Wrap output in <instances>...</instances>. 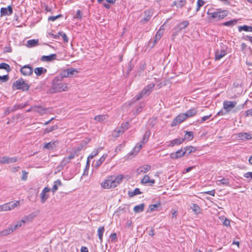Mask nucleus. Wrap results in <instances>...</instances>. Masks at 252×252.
Here are the masks:
<instances>
[{
  "mask_svg": "<svg viewBox=\"0 0 252 252\" xmlns=\"http://www.w3.org/2000/svg\"><path fill=\"white\" fill-rule=\"evenodd\" d=\"M207 14L210 21L218 22L223 19L228 15V11L227 10L217 8L214 9L211 8L208 9Z\"/></svg>",
  "mask_w": 252,
  "mask_h": 252,
  "instance_id": "nucleus-1",
  "label": "nucleus"
},
{
  "mask_svg": "<svg viewBox=\"0 0 252 252\" xmlns=\"http://www.w3.org/2000/svg\"><path fill=\"white\" fill-rule=\"evenodd\" d=\"M51 85L50 89L51 93L66 91L68 89L67 84L63 83L62 80L56 76L53 79Z\"/></svg>",
  "mask_w": 252,
  "mask_h": 252,
  "instance_id": "nucleus-2",
  "label": "nucleus"
},
{
  "mask_svg": "<svg viewBox=\"0 0 252 252\" xmlns=\"http://www.w3.org/2000/svg\"><path fill=\"white\" fill-rule=\"evenodd\" d=\"M151 135V132L150 130H148L146 131L144 135H143V138L139 143H138L135 147L132 149L128 155L129 157L130 156L132 157L135 156L140 151V149L142 147V145L145 144Z\"/></svg>",
  "mask_w": 252,
  "mask_h": 252,
  "instance_id": "nucleus-3",
  "label": "nucleus"
},
{
  "mask_svg": "<svg viewBox=\"0 0 252 252\" xmlns=\"http://www.w3.org/2000/svg\"><path fill=\"white\" fill-rule=\"evenodd\" d=\"M30 87V86L26 83L22 78L16 80L12 84V89L13 90H21L23 92L28 91Z\"/></svg>",
  "mask_w": 252,
  "mask_h": 252,
  "instance_id": "nucleus-4",
  "label": "nucleus"
},
{
  "mask_svg": "<svg viewBox=\"0 0 252 252\" xmlns=\"http://www.w3.org/2000/svg\"><path fill=\"white\" fill-rule=\"evenodd\" d=\"M113 180V176L108 177L107 179L101 183V187L104 189H110L116 187V184H115V182Z\"/></svg>",
  "mask_w": 252,
  "mask_h": 252,
  "instance_id": "nucleus-5",
  "label": "nucleus"
},
{
  "mask_svg": "<svg viewBox=\"0 0 252 252\" xmlns=\"http://www.w3.org/2000/svg\"><path fill=\"white\" fill-rule=\"evenodd\" d=\"M185 113H182L178 115L172 122L171 126H175L178 124L184 122L187 118Z\"/></svg>",
  "mask_w": 252,
  "mask_h": 252,
  "instance_id": "nucleus-6",
  "label": "nucleus"
},
{
  "mask_svg": "<svg viewBox=\"0 0 252 252\" xmlns=\"http://www.w3.org/2000/svg\"><path fill=\"white\" fill-rule=\"evenodd\" d=\"M20 71L23 75L30 76L33 73V68L30 65L27 64L22 67Z\"/></svg>",
  "mask_w": 252,
  "mask_h": 252,
  "instance_id": "nucleus-7",
  "label": "nucleus"
},
{
  "mask_svg": "<svg viewBox=\"0 0 252 252\" xmlns=\"http://www.w3.org/2000/svg\"><path fill=\"white\" fill-rule=\"evenodd\" d=\"M153 13V9H148L144 11V18L140 20V23L142 24H145L149 22L152 17Z\"/></svg>",
  "mask_w": 252,
  "mask_h": 252,
  "instance_id": "nucleus-8",
  "label": "nucleus"
},
{
  "mask_svg": "<svg viewBox=\"0 0 252 252\" xmlns=\"http://www.w3.org/2000/svg\"><path fill=\"white\" fill-rule=\"evenodd\" d=\"M237 104V102L235 101H224L223 102V108L228 113L231 110V109L234 108Z\"/></svg>",
  "mask_w": 252,
  "mask_h": 252,
  "instance_id": "nucleus-9",
  "label": "nucleus"
},
{
  "mask_svg": "<svg viewBox=\"0 0 252 252\" xmlns=\"http://www.w3.org/2000/svg\"><path fill=\"white\" fill-rule=\"evenodd\" d=\"M185 152H184L183 148H182L181 149L178 150L176 152L171 153L170 155V158L173 159H175L182 158L186 155Z\"/></svg>",
  "mask_w": 252,
  "mask_h": 252,
  "instance_id": "nucleus-10",
  "label": "nucleus"
},
{
  "mask_svg": "<svg viewBox=\"0 0 252 252\" xmlns=\"http://www.w3.org/2000/svg\"><path fill=\"white\" fill-rule=\"evenodd\" d=\"M50 190L51 189L48 187H45L43 189L41 193H40L41 202L42 203H44L49 198V196L47 194V193L49 192Z\"/></svg>",
  "mask_w": 252,
  "mask_h": 252,
  "instance_id": "nucleus-11",
  "label": "nucleus"
},
{
  "mask_svg": "<svg viewBox=\"0 0 252 252\" xmlns=\"http://www.w3.org/2000/svg\"><path fill=\"white\" fill-rule=\"evenodd\" d=\"M155 87V84L154 83H151L145 87L142 90V91L146 96H148L152 92Z\"/></svg>",
  "mask_w": 252,
  "mask_h": 252,
  "instance_id": "nucleus-12",
  "label": "nucleus"
},
{
  "mask_svg": "<svg viewBox=\"0 0 252 252\" xmlns=\"http://www.w3.org/2000/svg\"><path fill=\"white\" fill-rule=\"evenodd\" d=\"M13 13V8L11 5L7 7H2L0 9V16L10 15Z\"/></svg>",
  "mask_w": 252,
  "mask_h": 252,
  "instance_id": "nucleus-13",
  "label": "nucleus"
},
{
  "mask_svg": "<svg viewBox=\"0 0 252 252\" xmlns=\"http://www.w3.org/2000/svg\"><path fill=\"white\" fill-rule=\"evenodd\" d=\"M227 54L226 49L223 47L220 50H217L216 51L215 55V60H220L222 57L225 56Z\"/></svg>",
  "mask_w": 252,
  "mask_h": 252,
  "instance_id": "nucleus-14",
  "label": "nucleus"
},
{
  "mask_svg": "<svg viewBox=\"0 0 252 252\" xmlns=\"http://www.w3.org/2000/svg\"><path fill=\"white\" fill-rule=\"evenodd\" d=\"M151 167L150 165L145 164L143 166H141L137 169V173L138 174L141 173H145L150 170Z\"/></svg>",
  "mask_w": 252,
  "mask_h": 252,
  "instance_id": "nucleus-15",
  "label": "nucleus"
},
{
  "mask_svg": "<svg viewBox=\"0 0 252 252\" xmlns=\"http://www.w3.org/2000/svg\"><path fill=\"white\" fill-rule=\"evenodd\" d=\"M57 57L56 54H50L49 56H42L41 58V61L42 62H51L56 60Z\"/></svg>",
  "mask_w": 252,
  "mask_h": 252,
  "instance_id": "nucleus-16",
  "label": "nucleus"
},
{
  "mask_svg": "<svg viewBox=\"0 0 252 252\" xmlns=\"http://www.w3.org/2000/svg\"><path fill=\"white\" fill-rule=\"evenodd\" d=\"M189 25V22L188 21H183L176 27L175 29L177 32H179L182 30L186 29Z\"/></svg>",
  "mask_w": 252,
  "mask_h": 252,
  "instance_id": "nucleus-17",
  "label": "nucleus"
},
{
  "mask_svg": "<svg viewBox=\"0 0 252 252\" xmlns=\"http://www.w3.org/2000/svg\"><path fill=\"white\" fill-rule=\"evenodd\" d=\"M238 137L239 138V139L243 141H246L252 138V135L246 132L238 133Z\"/></svg>",
  "mask_w": 252,
  "mask_h": 252,
  "instance_id": "nucleus-18",
  "label": "nucleus"
},
{
  "mask_svg": "<svg viewBox=\"0 0 252 252\" xmlns=\"http://www.w3.org/2000/svg\"><path fill=\"white\" fill-rule=\"evenodd\" d=\"M31 109H32L34 112H37L41 115L45 114L47 110L45 108L37 105L32 106Z\"/></svg>",
  "mask_w": 252,
  "mask_h": 252,
  "instance_id": "nucleus-19",
  "label": "nucleus"
},
{
  "mask_svg": "<svg viewBox=\"0 0 252 252\" xmlns=\"http://www.w3.org/2000/svg\"><path fill=\"white\" fill-rule=\"evenodd\" d=\"M184 141V139L183 138H176L171 140L170 142V144L168 145V147H173L175 145H179L183 143Z\"/></svg>",
  "mask_w": 252,
  "mask_h": 252,
  "instance_id": "nucleus-20",
  "label": "nucleus"
},
{
  "mask_svg": "<svg viewBox=\"0 0 252 252\" xmlns=\"http://www.w3.org/2000/svg\"><path fill=\"white\" fill-rule=\"evenodd\" d=\"M57 141H52L45 144L44 148L48 150H53L56 148Z\"/></svg>",
  "mask_w": 252,
  "mask_h": 252,
  "instance_id": "nucleus-21",
  "label": "nucleus"
},
{
  "mask_svg": "<svg viewBox=\"0 0 252 252\" xmlns=\"http://www.w3.org/2000/svg\"><path fill=\"white\" fill-rule=\"evenodd\" d=\"M183 149L184 152H185L186 155H187V156H188L190 154H191L193 152H194L196 150V149L192 146H186V147L183 148Z\"/></svg>",
  "mask_w": 252,
  "mask_h": 252,
  "instance_id": "nucleus-22",
  "label": "nucleus"
},
{
  "mask_svg": "<svg viewBox=\"0 0 252 252\" xmlns=\"http://www.w3.org/2000/svg\"><path fill=\"white\" fill-rule=\"evenodd\" d=\"M190 209L193 211L195 214L198 215L201 213V209L200 207L196 204L192 203L190 206Z\"/></svg>",
  "mask_w": 252,
  "mask_h": 252,
  "instance_id": "nucleus-23",
  "label": "nucleus"
},
{
  "mask_svg": "<svg viewBox=\"0 0 252 252\" xmlns=\"http://www.w3.org/2000/svg\"><path fill=\"white\" fill-rule=\"evenodd\" d=\"M238 20L236 19H234L232 20L226 21L225 22H223L221 24L222 26H226V27H232L234 26V25H236L237 23Z\"/></svg>",
  "mask_w": 252,
  "mask_h": 252,
  "instance_id": "nucleus-24",
  "label": "nucleus"
},
{
  "mask_svg": "<svg viewBox=\"0 0 252 252\" xmlns=\"http://www.w3.org/2000/svg\"><path fill=\"white\" fill-rule=\"evenodd\" d=\"M34 71L37 76H40L43 73H46L47 70L46 68L42 67H38L34 69Z\"/></svg>",
  "mask_w": 252,
  "mask_h": 252,
  "instance_id": "nucleus-25",
  "label": "nucleus"
},
{
  "mask_svg": "<svg viewBox=\"0 0 252 252\" xmlns=\"http://www.w3.org/2000/svg\"><path fill=\"white\" fill-rule=\"evenodd\" d=\"M107 157V155L104 154L103 156L98 159L94 164V167L98 168L105 160L106 158Z\"/></svg>",
  "mask_w": 252,
  "mask_h": 252,
  "instance_id": "nucleus-26",
  "label": "nucleus"
},
{
  "mask_svg": "<svg viewBox=\"0 0 252 252\" xmlns=\"http://www.w3.org/2000/svg\"><path fill=\"white\" fill-rule=\"evenodd\" d=\"M238 31L239 32H241L242 31H244L245 32H252V27L250 26L245 25H243V26H239Z\"/></svg>",
  "mask_w": 252,
  "mask_h": 252,
  "instance_id": "nucleus-27",
  "label": "nucleus"
},
{
  "mask_svg": "<svg viewBox=\"0 0 252 252\" xmlns=\"http://www.w3.org/2000/svg\"><path fill=\"white\" fill-rule=\"evenodd\" d=\"M38 44V39H30L27 41V46L29 48L32 47L37 45Z\"/></svg>",
  "mask_w": 252,
  "mask_h": 252,
  "instance_id": "nucleus-28",
  "label": "nucleus"
},
{
  "mask_svg": "<svg viewBox=\"0 0 252 252\" xmlns=\"http://www.w3.org/2000/svg\"><path fill=\"white\" fill-rule=\"evenodd\" d=\"M61 185H62V183H61V180H57L55 181L54 182V185H53L52 188L51 189V190H52V191L53 192V193H55L58 190V186H61Z\"/></svg>",
  "mask_w": 252,
  "mask_h": 252,
  "instance_id": "nucleus-29",
  "label": "nucleus"
},
{
  "mask_svg": "<svg viewBox=\"0 0 252 252\" xmlns=\"http://www.w3.org/2000/svg\"><path fill=\"white\" fill-rule=\"evenodd\" d=\"M145 204L142 203L140 205L135 206L133 208V211L135 213H139L143 211Z\"/></svg>",
  "mask_w": 252,
  "mask_h": 252,
  "instance_id": "nucleus-30",
  "label": "nucleus"
},
{
  "mask_svg": "<svg viewBox=\"0 0 252 252\" xmlns=\"http://www.w3.org/2000/svg\"><path fill=\"white\" fill-rule=\"evenodd\" d=\"M13 232L11 227L0 231V237L7 236Z\"/></svg>",
  "mask_w": 252,
  "mask_h": 252,
  "instance_id": "nucleus-31",
  "label": "nucleus"
},
{
  "mask_svg": "<svg viewBox=\"0 0 252 252\" xmlns=\"http://www.w3.org/2000/svg\"><path fill=\"white\" fill-rule=\"evenodd\" d=\"M124 175L122 174H119L117 176H113V180L115 181V184H116V187L121 183L122 180L124 179Z\"/></svg>",
  "mask_w": 252,
  "mask_h": 252,
  "instance_id": "nucleus-32",
  "label": "nucleus"
},
{
  "mask_svg": "<svg viewBox=\"0 0 252 252\" xmlns=\"http://www.w3.org/2000/svg\"><path fill=\"white\" fill-rule=\"evenodd\" d=\"M0 69H4L8 73L11 71V68L9 65L5 63H0Z\"/></svg>",
  "mask_w": 252,
  "mask_h": 252,
  "instance_id": "nucleus-33",
  "label": "nucleus"
},
{
  "mask_svg": "<svg viewBox=\"0 0 252 252\" xmlns=\"http://www.w3.org/2000/svg\"><path fill=\"white\" fill-rule=\"evenodd\" d=\"M160 206V202L154 204H151L149 206L148 212H153L154 211H156Z\"/></svg>",
  "mask_w": 252,
  "mask_h": 252,
  "instance_id": "nucleus-34",
  "label": "nucleus"
},
{
  "mask_svg": "<svg viewBox=\"0 0 252 252\" xmlns=\"http://www.w3.org/2000/svg\"><path fill=\"white\" fill-rule=\"evenodd\" d=\"M197 111L195 108L190 109L188 110L185 114L187 115V118L191 117L196 114Z\"/></svg>",
  "mask_w": 252,
  "mask_h": 252,
  "instance_id": "nucleus-35",
  "label": "nucleus"
},
{
  "mask_svg": "<svg viewBox=\"0 0 252 252\" xmlns=\"http://www.w3.org/2000/svg\"><path fill=\"white\" fill-rule=\"evenodd\" d=\"M104 231V226H100L98 228L97 230V234L98 235V238L100 240V242L102 243V236Z\"/></svg>",
  "mask_w": 252,
  "mask_h": 252,
  "instance_id": "nucleus-36",
  "label": "nucleus"
},
{
  "mask_svg": "<svg viewBox=\"0 0 252 252\" xmlns=\"http://www.w3.org/2000/svg\"><path fill=\"white\" fill-rule=\"evenodd\" d=\"M141 193L139 189L136 188L133 191H128V195L130 197H132L136 195L140 194Z\"/></svg>",
  "mask_w": 252,
  "mask_h": 252,
  "instance_id": "nucleus-37",
  "label": "nucleus"
},
{
  "mask_svg": "<svg viewBox=\"0 0 252 252\" xmlns=\"http://www.w3.org/2000/svg\"><path fill=\"white\" fill-rule=\"evenodd\" d=\"M69 162V160L66 157L64 158L61 161L60 164L58 166V168L60 169V170L62 169Z\"/></svg>",
  "mask_w": 252,
  "mask_h": 252,
  "instance_id": "nucleus-38",
  "label": "nucleus"
},
{
  "mask_svg": "<svg viewBox=\"0 0 252 252\" xmlns=\"http://www.w3.org/2000/svg\"><path fill=\"white\" fill-rule=\"evenodd\" d=\"M22 223H25V220H21L20 221H18L17 223L15 225H11L10 227L12 229V231L13 232L15 230H16L18 228L22 226Z\"/></svg>",
  "mask_w": 252,
  "mask_h": 252,
  "instance_id": "nucleus-39",
  "label": "nucleus"
},
{
  "mask_svg": "<svg viewBox=\"0 0 252 252\" xmlns=\"http://www.w3.org/2000/svg\"><path fill=\"white\" fill-rule=\"evenodd\" d=\"M56 77H59L60 79L63 80V78L69 77V75L67 73V69L63 70L61 71L60 73Z\"/></svg>",
  "mask_w": 252,
  "mask_h": 252,
  "instance_id": "nucleus-40",
  "label": "nucleus"
},
{
  "mask_svg": "<svg viewBox=\"0 0 252 252\" xmlns=\"http://www.w3.org/2000/svg\"><path fill=\"white\" fill-rule=\"evenodd\" d=\"M218 182H219V183L218 184V185H220V184H222L226 186L230 187L229 179L227 178H222L221 180H218Z\"/></svg>",
  "mask_w": 252,
  "mask_h": 252,
  "instance_id": "nucleus-41",
  "label": "nucleus"
},
{
  "mask_svg": "<svg viewBox=\"0 0 252 252\" xmlns=\"http://www.w3.org/2000/svg\"><path fill=\"white\" fill-rule=\"evenodd\" d=\"M7 205H8V207L9 208V210L14 209L15 207L20 205V203L19 201H16V202H10L7 203Z\"/></svg>",
  "mask_w": 252,
  "mask_h": 252,
  "instance_id": "nucleus-42",
  "label": "nucleus"
},
{
  "mask_svg": "<svg viewBox=\"0 0 252 252\" xmlns=\"http://www.w3.org/2000/svg\"><path fill=\"white\" fill-rule=\"evenodd\" d=\"M7 205H8V207L9 208V210L14 209L15 207L20 205V203L19 201H16V202H10L7 203Z\"/></svg>",
  "mask_w": 252,
  "mask_h": 252,
  "instance_id": "nucleus-43",
  "label": "nucleus"
},
{
  "mask_svg": "<svg viewBox=\"0 0 252 252\" xmlns=\"http://www.w3.org/2000/svg\"><path fill=\"white\" fill-rule=\"evenodd\" d=\"M7 205H8V207L9 208V210L14 209L15 207L20 205V203L19 201H16V202H10L7 203Z\"/></svg>",
  "mask_w": 252,
  "mask_h": 252,
  "instance_id": "nucleus-44",
  "label": "nucleus"
},
{
  "mask_svg": "<svg viewBox=\"0 0 252 252\" xmlns=\"http://www.w3.org/2000/svg\"><path fill=\"white\" fill-rule=\"evenodd\" d=\"M145 103L144 102H141L139 104L138 107L136 108L135 111L133 113V114L136 115L138 114L140 112L142 111L143 108L145 107Z\"/></svg>",
  "mask_w": 252,
  "mask_h": 252,
  "instance_id": "nucleus-45",
  "label": "nucleus"
},
{
  "mask_svg": "<svg viewBox=\"0 0 252 252\" xmlns=\"http://www.w3.org/2000/svg\"><path fill=\"white\" fill-rule=\"evenodd\" d=\"M58 128V126L56 125L52 126L50 127H48L45 128L43 131L44 134H46L49 133L50 132L53 131V130H56Z\"/></svg>",
  "mask_w": 252,
  "mask_h": 252,
  "instance_id": "nucleus-46",
  "label": "nucleus"
},
{
  "mask_svg": "<svg viewBox=\"0 0 252 252\" xmlns=\"http://www.w3.org/2000/svg\"><path fill=\"white\" fill-rule=\"evenodd\" d=\"M193 138V133L192 131H186L185 137L183 139L184 140L187 139L188 140H191Z\"/></svg>",
  "mask_w": 252,
  "mask_h": 252,
  "instance_id": "nucleus-47",
  "label": "nucleus"
},
{
  "mask_svg": "<svg viewBox=\"0 0 252 252\" xmlns=\"http://www.w3.org/2000/svg\"><path fill=\"white\" fill-rule=\"evenodd\" d=\"M177 7L182 8L187 3L186 0H177Z\"/></svg>",
  "mask_w": 252,
  "mask_h": 252,
  "instance_id": "nucleus-48",
  "label": "nucleus"
},
{
  "mask_svg": "<svg viewBox=\"0 0 252 252\" xmlns=\"http://www.w3.org/2000/svg\"><path fill=\"white\" fill-rule=\"evenodd\" d=\"M83 148V146L80 145L76 148H75L74 151L72 152L74 155L75 156H78L80 155V151L82 150Z\"/></svg>",
  "mask_w": 252,
  "mask_h": 252,
  "instance_id": "nucleus-49",
  "label": "nucleus"
},
{
  "mask_svg": "<svg viewBox=\"0 0 252 252\" xmlns=\"http://www.w3.org/2000/svg\"><path fill=\"white\" fill-rule=\"evenodd\" d=\"M158 41V40H157V39L154 37V39H151L149 41L148 46L151 48H153L155 46V45L157 44Z\"/></svg>",
  "mask_w": 252,
  "mask_h": 252,
  "instance_id": "nucleus-50",
  "label": "nucleus"
},
{
  "mask_svg": "<svg viewBox=\"0 0 252 252\" xmlns=\"http://www.w3.org/2000/svg\"><path fill=\"white\" fill-rule=\"evenodd\" d=\"M66 69H67V73L69 75V77L72 76V75H74L75 72L76 73H78V71L77 70V69L76 68H69Z\"/></svg>",
  "mask_w": 252,
  "mask_h": 252,
  "instance_id": "nucleus-51",
  "label": "nucleus"
},
{
  "mask_svg": "<svg viewBox=\"0 0 252 252\" xmlns=\"http://www.w3.org/2000/svg\"><path fill=\"white\" fill-rule=\"evenodd\" d=\"M9 76L8 74L3 76L0 75V83L6 82L8 81Z\"/></svg>",
  "mask_w": 252,
  "mask_h": 252,
  "instance_id": "nucleus-52",
  "label": "nucleus"
},
{
  "mask_svg": "<svg viewBox=\"0 0 252 252\" xmlns=\"http://www.w3.org/2000/svg\"><path fill=\"white\" fill-rule=\"evenodd\" d=\"M58 34L63 37L64 42L67 43L68 42V38L64 32H59Z\"/></svg>",
  "mask_w": 252,
  "mask_h": 252,
  "instance_id": "nucleus-53",
  "label": "nucleus"
},
{
  "mask_svg": "<svg viewBox=\"0 0 252 252\" xmlns=\"http://www.w3.org/2000/svg\"><path fill=\"white\" fill-rule=\"evenodd\" d=\"M146 96L142 91H141L139 94H138L134 98V101H138L141 99L143 97Z\"/></svg>",
  "mask_w": 252,
  "mask_h": 252,
  "instance_id": "nucleus-54",
  "label": "nucleus"
},
{
  "mask_svg": "<svg viewBox=\"0 0 252 252\" xmlns=\"http://www.w3.org/2000/svg\"><path fill=\"white\" fill-rule=\"evenodd\" d=\"M99 152V149L94 150L90 155L88 157V158H89L90 159L91 158H94V157L96 156Z\"/></svg>",
  "mask_w": 252,
  "mask_h": 252,
  "instance_id": "nucleus-55",
  "label": "nucleus"
},
{
  "mask_svg": "<svg viewBox=\"0 0 252 252\" xmlns=\"http://www.w3.org/2000/svg\"><path fill=\"white\" fill-rule=\"evenodd\" d=\"M104 119H105V116L104 115H97L95 116L94 118V120L97 122H102Z\"/></svg>",
  "mask_w": 252,
  "mask_h": 252,
  "instance_id": "nucleus-56",
  "label": "nucleus"
},
{
  "mask_svg": "<svg viewBox=\"0 0 252 252\" xmlns=\"http://www.w3.org/2000/svg\"><path fill=\"white\" fill-rule=\"evenodd\" d=\"M25 105H22V104H16L14 105L13 107H11V109L10 111H15L17 109H22L24 108Z\"/></svg>",
  "mask_w": 252,
  "mask_h": 252,
  "instance_id": "nucleus-57",
  "label": "nucleus"
},
{
  "mask_svg": "<svg viewBox=\"0 0 252 252\" xmlns=\"http://www.w3.org/2000/svg\"><path fill=\"white\" fill-rule=\"evenodd\" d=\"M129 126V124L128 122L122 124L121 126V129L122 132H125L128 128Z\"/></svg>",
  "mask_w": 252,
  "mask_h": 252,
  "instance_id": "nucleus-58",
  "label": "nucleus"
},
{
  "mask_svg": "<svg viewBox=\"0 0 252 252\" xmlns=\"http://www.w3.org/2000/svg\"><path fill=\"white\" fill-rule=\"evenodd\" d=\"M150 177L148 175L144 176L143 178L141 180V183L143 184H146L149 183Z\"/></svg>",
  "mask_w": 252,
  "mask_h": 252,
  "instance_id": "nucleus-59",
  "label": "nucleus"
},
{
  "mask_svg": "<svg viewBox=\"0 0 252 252\" xmlns=\"http://www.w3.org/2000/svg\"><path fill=\"white\" fill-rule=\"evenodd\" d=\"M162 26H161L160 28H161ZM163 34V32L161 31V28L157 32L155 38L157 39V40H159L160 38L162 36V35Z\"/></svg>",
  "mask_w": 252,
  "mask_h": 252,
  "instance_id": "nucleus-60",
  "label": "nucleus"
},
{
  "mask_svg": "<svg viewBox=\"0 0 252 252\" xmlns=\"http://www.w3.org/2000/svg\"><path fill=\"white\" fill-rule=\"evenodd\" d=\"M74 18L77 19L79 20H81L82 19V12L80 10H78L76 12L75 15L74 16Z\"/></svg>",
  "mask_w": 252,
  "mask_h": 252,
  "instance_id": "nucleus-61",
  "label": "nucleus"
},
{
  "mask_svg": "<svg viewBox=\"0 0 252 252\" xmlns=\"http://www.w3.org/2000/svg\"><path fill=\"white\" fill-rule=\"evenodd\" d=\"M35 217V215L33 213H32L28 216H26L24 220H25V222L26 221H29L32 220L34 217Z\"/></svg>",
  "mask_w": 252,
  "mask_h": 252,
  "instance_id": "nucleus-62",
  "label": "nucleus"
},
{
  "mask_svg": "<svg viewBox=\"0 0 252 252\" xmlns=\"http://www.w3.org/2000/svg\"><path fill=\"white\" fill-rule=\"evenodd\" d=\"M9 210L8 205L7 203H5L2 205H0V211H5Z\"/></svg>",
  "mask_w": 252,
  "mask_h": 252,
  "instance_id": "nucleus-63",
  "label": "nucleus"
},
{
  "mask_svg": "<svg viewBox=\"0 0 252 252\" xmlns=\"http://www.w3.org/2000/svg\"><path fill=\"white\" fill-rule=\"evenodd\" d=\"M204 4V1L203 0H197V8L196 11L199 10L201 7H202Z\"/></svg>",
  "mask_w": 252,
  "mask_h": 252,
  "instance_id": "nucleus-64",
  "label": "nucleus"
}]
</instances>
